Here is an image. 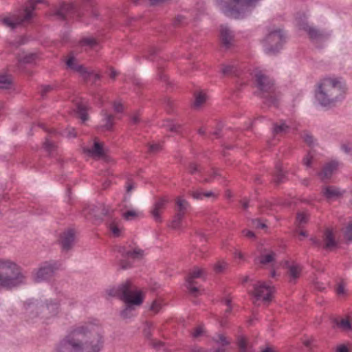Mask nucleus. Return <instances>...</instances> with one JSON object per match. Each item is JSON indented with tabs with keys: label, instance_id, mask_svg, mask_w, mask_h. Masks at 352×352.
Listing matches in <instances>:
<instances>
[{
	"label": "nucleus",
	"instance_id": "1",
	"mask_svg": "<svg viewBox=\"0 0 352 352\" xmlns=\"http://www.w3.org/2000/svg\"><path fill=\"white\" fill-rule=\"evenodd\" d=\"M102 338L96 329L80 327L60 340L56 352H99L103 346Z\"/></svg>",
	"mask_w": 352,
	"mask_h": 352
},
{
	"label": "nucleus",
	"instance_id": "2",
	"mask_svg": "<svg viewBox=\"0 0 352 352\" xmlns=\"http://www.w3.org/2000/svg\"><path fill=\"white\" fill-rule=\"evenodd\" d=\"M345 88L340 80L327 78L319 84L316 97L321 105L327 106L343 98Z\"/></svg>",
	"mask_w": 352,
	"mask_h": 352
},
{
	"label": "nucleus",
	"instance_id": "3",
	"mask_svg": "<svg viewBox=\"0 0 352 352\" xmlns=\"http://www.w3.org/2000/svg\"><path fill=\"white\" fill-rule=\"evenodd\" d=\"M21 268L10 260L0 259V288L12 289L25 283Z\"/></svg>",
	"mask_w": 352,
	"mask_h": 352
},
{
	"label": "nucleus",
	"instance_id": "4",
	"mask_svg": "<svg viewBox=\"0 0 352 352\" xmlns=\"http://www.w3.org/2000/svg\"><path fill=\"white\" fill-rule=\"evenodd\" d=\"M261 0H215L220 10L228 17L241 19L246 16L250 7Z\"/></svg>",
	"mask_w": 352,
	"mask_h": 352
},
{
	"label": "nucleus",
	"instance_id": "5",
	"mask_svg": "<svg viewBox=\"0 0 352 352\" xmlns=\"http://www.w3.org/2000/svg\"><path fill=\"white\" fill-rule=\"evenodd\" d=\"M256 86L259 90L258 96L265 99L264 103L267 106H277L278 98L274 80L261 70L254 73Z\"/></svg>",
	"mask_w": 352,
	"mask_h": 352
},
{
	"label": "nucleus",
	"instance_id": "6",
	"mask_svg": "<svg viewBox=\"0 0 352 352\" xmlns=\"http://www.w3.org/2000/svg\"><path fill=\"white\" fill-rule=\"evenodd\" d=\"M42 2L43 0H28L23 8L19 9L10 16L0 19V22L11 30H14L23 23L30 22L34 17L36 6Z\"/></svg>",
	"mask_w": 352,
	"mask_h": 352
},
{
	"label": "nucleus",
	"instance_id": "7",
	"mask_svg": "<svg viewBox=\"0 0 352 352\" xmlns=\"http://www.w3.org/2000/svg\"><path fill=\"white\" fill-rule=\"evenodd\" d=\"M106 294L110 297L118 298L122 302H130L137 296L144 300V293L128 279L117 286L109 287L105 290Z\"/></svg>",
	"mask_w": 352,
	"mask_h": 352
},
{
	"label": "nucleus",
	"instance_id": "8",
	"mask_svg": "<svg viewBox=\"0 0 352 352\" xmlns=\"http://www.w3.org/2000/svg\"><path fill=\"white\" fill-rule=\"evenodd\" d=\"M285 42V36L280 28L270 31L263 41L265 52L274 55L279 52Z\"/></svg>",
	"mask_w": 352,
	"mask_h": 352
},
{
	"label": "nucleus",
	"instance_id": "9",
	"mask_svg": "<svg viewBox=\"0 0 352 352\" xmlns=\"http://www.w3.org/2000/svg\"><path fill=\"white\" fill-rule=\"evenodd\" d=\"M74 9L72 2H61L51 8L50 16L53 17L54 20L64 22L65 25H67L70 19H76Z\"/></svg>",
	"mask_w": 352,
	"mask_h": 352
},
{
	"label": "nucleus",
	"instance_id": "10",
	"mask_svg": "<svg viewBox=\"0 0 352 352\" xmlns=\"http://www.w3.org/2000/svg\"><path fill=\"white\" fill-rule=\"evenodd\" d=\"M254 292H250L249 294L253 295L256 300L262 298L265 302L272 301V294L275 291L274 287L267 285L265 282L258 281L254 285Z\"/></svg>",
	"mask_w": 352,
	"mask_h": 352
},
{
	"label": "nucleus",
	"instance_id": "11",
	"mask_svg": "<svg viewBox=\"0 0 352 352\" xmlns=\"http://www.w3.org/2000/svg\"><path fill=\"white\" fill-rule=\"evenodd\" d=\"M85 212H87L85 215H89L96 220H102L106 216L111 217L114 210L104 204H98L88 208Z\"/></svg>",
	"mask_w": 352,
	"mask_h": 352
},
{
	"label": "nucleus",
	"instance_id": "12",
	"mask_svg": "<svg viewBox=\"0 0 352 352\" xmlns=\"http://www.w3.org/2000/svg\"><path fill=\"white\" fill-rule=\"evenodd\" d=\"M299 28L305 30L310 40L316 42H322L327 40L329 34L324 30H320L316 27L310 26L307 22H302L299 24Z\"/></svg>",
	"mask_w": 352,
	"mask_h": 352
},
{
	"label": "nucleus",
	"instance_id": "13",
	"mask_svg": "<svg viewBox=\"0 0 352 352\" xmlns=\"http://www.w3.org/2000/svg\"><path fill=\"white\" fill-rule=\"evenodd\" d=\"M74 10L76 20L82 21L85 12L90 10V8L97 5L96 0H74L71 1Z\"/></svg>",
	"mask_w": 352,
	"mask_h": 352
},
{
	"label": "nucleus",
	"instance_id": "14",
	"mask_svg": "<svg viewBox=\"0 0 352 352\" xmlns=\"http://www.w3.org/2000/svg\"><path fill=\"white\" fill-rule=\"evenodd\" d=\"M56 270L57 266L55 262H45L43 263L38 269L37 272L35 274L34 281L39 283L50 278L54 276Z\"/></svg>",
	"mask_w": 352,
	"mask_h": 352
},
{
	"label": "nucleus",
	"instance_id": "15",
	"mask_svg": "<svg viewBox=\"0 0 352 352\" xmlns=\"http://www.w3.org/2000/svg\"><path fill=\"white\" fill-rule=\"evenodd\" d=\"M168 202V199L164 197H159L155 201L150 213L156 222L160 223L162 221L161 213L166 208Z\"/></svg>",
	"mask_w": 352,
	"mask_h": 352
},
{
	"label": "nucleus",
	"instance_id": "16",
	"mask_svg": "<svg viewBox=\"0 0 352 352\" xmlns=\"http://www.w3.org/2000/svg\"><path fill=\"white\" fill-rule=\"evenodd\" d=\"M125 305L124 309L120 311V316L123 319L131 318L133 316L135 307L140 306L143 303V299L140 296H137L130 302H124Z\"/></svg>",
	"mask_w": 352,
	"mask_h": 352
},
{
	"label": "nucleus",
	"instance_id": "17",
	"mask_svg": "<svg viewBox=\"0 0 352 352\" xmlns=\"http://www.w3.org/2000/svg\"><path fill=\"white\" fill-rule=\"evenodd\" d=\"M75 241V231L74 229H68L63 232L60 236V244L64 251L70 250Z\"/></svg>",
	"mask_w": 352,
	"mask_h": 352
},
{
	"label": "nucleus",
	"instance_id": "18",
	"mask_svg": "<svg viewBox=\"0 0 352 352\" xmlns=\"http://www.w3.org/2000/svg\"><path fill=\"white\" fill-rule=\"evenodd\" d=\"M258 256L255 257L254 263L265 265L273 263L276 260V254L270 250L263 248L260 250Z\"/></svg>",
	"mask_w": 352,
	"mask_h": 352
},
{
	"label": "nucleus",
	"instance_id": "19",
	"mask_svg": "<svg viewBox=\"0 0 352 352\" xmlns=\"http://www.w3.org/2000/svg\"><path fill=\"white\" fill-rule=\"evenodd\" d=\"M101 115L103 116L102 124L98 126V129L104 131H111L113 129L115 116L109 113L107 110L102 109Z\"/></svg>",
	"mask_w": 352,
	"mask_h": 352
},
{
	"label": "nucleus",
	"instance_id": "20",
	"mask_svg": "<svg viewBox=\"0 0 352 352\" xmlns=\"http://www.w3.org/2000/svg\"><path fill=\"white\" fill-rule=\"evenodd\" d=\"M322 248L327 250H332L338 246V243L335 239V236L332 229L327 228L322 235Z\"/></svg>",
	"mask_w": 352,
	"mask_h": 352
},
{
	"label": "nucleus",
	"instance_id": "21",
	"mask_svg": "<svg viewBox=\"0 0 352 352\" xmlns=\"http://www.w3.org/2000/svg\"><path fill=\"white\" fill-rule=\"evenodd\" d=\"M82 151L84 153H87L94 157H102L104 155V145L102 143L99 142L97 138L94 139V145L91 148L83 147Z\"/></svg>",
	"mask_w": 352,
	"mask_h": 352
},
{
	"label": "nucleus",
	"instance_id": "22",
	"mask_svg": "<svg viewBox=\"0 0 352 352\" xmlns=\"http://www.w3.org/2000/svg\"><path fill=\"white\" fill-rule=\"evenodd\" d=\"M338 165V162L333 161L324 165L322 171L318 173L321 181L326 182L327 180L329 179L333 172L337 169Z\"/></svg>",
	"mask_w": 352,
	"mask_h": 352
},
{
	"label": "nucleus",
	"instance_id": "23",
	"mask_svg": "<svg viewBox=\"0 0 352 352\" xmlns=\"http://www.w3.org/2000/svg\"><path fill=\"white\" fill-rule=\"evenodd\" d=\"M290 129V126L288 125L283 120L272 124V134L274 136H282L287 134Z\"/></svg>",
	"mask_w": 352,
	"mask_h": 352
},
{
	"label": "nucleus",
	"instance_id": "24",
	"mask_svg": "<svg viewBox=\"0 0 352 352\" xmlns=\"http://www.w3.org/2000/svg\"><path fill=\"white\" fill-rule=\"evenodd\" d=\"M58 304L52 301L46 302L41 306V311L47 316H56L58 313Z\"/></svg>",
	"mask_w": 352,
	"mask_h": 352
},
{
	"label": "nucleus",
	"instance_id": "25",
	"mask_svg": "<svg viewBox=\"0 0 352 352\" xmlns=\"http://www.w3.org/2000/svg\"><path fill=\"white\" fill-rule=\"evenodd\" d=\"M206 275V272L204 269L199 268L198 267H194L191 272H189L188 275L186 278V281L188 284H194L195 278H204Z\"/></svg>",
	"mask_w": 352,
	"mask_h": 352
},
{
	"label": "nucleus",
	"instance_id": "26",
	"mask_svg": "<svg viewBox=\"0 0 352 352\" xmlns=\"http://www.w3.org/2000/svg\"><path fill=\"white\" fill-rule=\"evenodd\" d=\"M274 177L273 182L277 186L284 182L286 179L285 173L283 171L282 165L280 162H277L275 165Z\"/></svg>",
	"mask_w": 352,
	"mask_h": 352
},
{
	"label": "nucleus",
	"instance_id": "27",
	"mask_svg": "<svg viewBox=\"0 0 352 352\" xmlns=\"http://www.w3.org/2000/svg\"><path fill=\"white\" fill-rule=\"evenodd\" d=\"M233 35L232 32L227 28L222 26L221 28V39L223 45L228 48L230 46Z\"/></svg>",
	"mask_w": 352,
	"mask_h": 352
},
{
	"label": "nucleus",
	"instance_id": "28",
	"mask_svg": "<svg viewBox=\"0 0 352 352\" xmlns=\"http://www.w3.org/2000/svg\"><path fill=\"white\" fill-rule=\"evenodd\" d=\"M322 195L328 199L338 197L341 195L340 190L334 186H324L322 188Z\"/></svg>",
	"mask_w": 352,
	"mask_h": 352
},
{
	"label": "nucleus",
	"instance_id": "29",
	"mask_svg": "<svg viewBox=\"0 0 352 352\" xmlns=\"http://www.w3.org/2000/svg\"><path fill=\"white\" fill-rule=\"evenodd\" d=\"M175 204L177 206L176 213L185 216L186 212L190 206L189 203L182 197H177L175 200Z\"/></svg>",
	"mask_w": 352,
	"mask_h": 352
},
{
	"label": "nucleus",
	"instance_id": "30",
	"mask_svg": "<svg viewBox=\"0 0 352 352\" xmlns=\"http://www.w3.org/2000/svg\"><path fill=\"white\" fill-rule=\"evenodd\" d=\"M12 85V78L10 75L0 74V89H9Z\"/></svg>",
	"mask_w": 352,
	"mask_h": 352
},
{
	"label": "nucleus",
	"instance_id": "31",
	"mask_svg": "<svg viewBox=\"0 0 352 352\" xmlns=\"http://www.w3.org/2000/svg\"><path fill=\"white\" fill-rule=\"evenodd\" d=\"M309 214L305 212H298L296 213V225L298 228H301L303 225L309 221Z\"/></svg>",
	"mask_w": 352,
	"mask_h": 352
},
{
	"label": "nucleus",
	"instance_id": "32",
	"mask_svg": "<svg viewBox=\"0 0 352 352\" xmlns=\"http://www.w3.org/2000/svg\"><path fill=\"white\" fill-rule=\"evenodd\" d=\"M344 239L346 243L352 242V223L349 221L345 227L342 229Z\"/></svg>",
	"mask_w": 352,
	"mask_h": 352
},
{
	"label": "nucleus",
	"instance_id": "33",
	"mask_svg": "<svg viewBox=\"0 0 352 352\" xmlns=\"http://www.w3.org/2000/svg\"><path fill=\"white\" fill-rule=\"evenodd\" d=\"M37 58V55L35 53H30L23 56H19L17 57L19 63L23 64H31L34 63Z\"/></svg>",
	"mask_w": 352,
	"mask_h": 352
},
{
	"label": "nucleus",
	"instance_id": "34",
	"mask_svg": "<svg viewBox=\"0 0 352 352\" xmlns=\"http://www.w3.org/2000/svg\"><path fill=\"white\" fill-rule=\"evenodd\" d=\"M191 196L196 199H202L204 197H215V195L212 191L204 192L201 190H195L190 192Z\"/></svg>",
	"mask_w": 352,
	"mask_h": 352
},
{
	"label": "nucleus",
	"instance_id": "35",
	"mask_svg": "<svg viewBox=\"0 0 352 352\" xmlns=\"http://www.w3.org/2000/svg\"><path fill=\"white\" fill-rule=\"evenodd\" d=\"M76 111L82 121H85L88 119V115L87 113V107L82 102L76 103Z\"/></svg>",
	"mask_w": 352,
	"mask_h": 352
},
{
	"label": "nucleus",
	"instance_id": "36",
	"mask_svg": "<svg viewBox=\"0 0 352 352\" xmlns=\"http://www.w3.org/2000/svg\"><path fill=\"white\" fill-rule=\"evenodd\" d=\"M276 205V199L274 201L270 200H265L259 205V209L261 212H265L267 210H274V206Z\"/></svg>",
	"mask_w": 352,
	"mask_h": 352
},
{
	"label": "nucleus",
	"instance_id": "37",
	"mask_svg": "<svg viewBox=\"0 0 352 352\" xmlns=\"http://www.w3.org/2000/svg\"><path fill=\"white\" fill-rule=\"evenodd\" d=\"M334 322L343 331H349L352 330V324L348 319H342L340 321L335 319Z\"/></svg>",
	"mask_w": 352,
	"mask_h": 352
},
{
	"label": "nucleus",
	"instance_id": "38",
	"mask_svg": "<svg viewBox=\"0 0 352 352\" xmlns=\"http://www.w3.org/2000/svg\"><path fill=\"white\" fill-rule=\"evenodd\" d=\"M212 340L219 345V347L222 348H225L230 344V341L223 334H218L217 338H214Z\"/></svg>",
	"mask_w": 352,
	"mask_h": 352
},
{
	"label": "nucleus",
	"instance_id": "39",
	"mask_svg": "<svg viewBox=\"0 0 352 352\" xmlns=\"http://www.w3.org/2000/svg\"><path fill=\"white\" fill-rule=\"evenodd\" d=\"M237 346L240 352H248L249 351L247 339L243 336L238 337Z\"/></svg>",
	"mask_w": 352,
	"mask_h": 352
},
{
	"label": "nucleus",
	"instance_id": "40",
	"mask_svg": "<svg viewBox=\"0 0 352 352\" xmlns=\"http://www.w3.org/2000/svg\"><path fill=\"white\" fill-rule=\"evenodd\" d=\"M184 217V215H182V214L175 213L173 220L170 222V227L173 229H178L181 226L182 221Z\"/></svg>",
	"mask_w": 352,
	"mask_h": 352
},
{
	"label": "nucleus",
	"instance_id": "41",
	"mask_svg": "<svg viewBox=\"0 0 352 352\" xmlns=\"http://www.w3.org/2000/svg\"><path fill=\"white\" fill-rule=\"evenodd\" d=\"M65 63L68 68H69L70 69H72L74 71H76V67H78V66H79V64H78L76 63V58L73 55L72 52L69 53V54L68 56V58L66 60Z\"/></svg>",
	"mask_w": 352,
	"mask_h": 352
},
{
	"label": "nucleus",
	"instance_id": "42",
	"mask_svg": "<svg viewBox=\"0 0 352 352\" xmlns=\"http://www.w3.org/2000/svg\"><path fill=\"white\" fill-rule=\"evenodd\" d=\"M80 44L81 46H89L90 47H94L96 45H98V41L96 38L93 37H86L82 38L80 41Z\"/></svg>",
	"mask_w": 352,
	"mask_h": 352
},
{
	"label": "nucleus",
	"instance_id": "43",
	"mask_svg": "<svg viewBox=\"0 0 352 352\" xmlns=\"http://www.w3.org/2000/svg\"><path fill=\"white\" fill-rule=\"evenodd\" d=\"M188 170L189 173L191 175H194L197 173H201L204 171V169L201 166L193 162L189 164Z\"/></svg>",
	"mask_w": 352,
	"mask_h": 352
},
{
	"label": "nucleus",
	"instance_id": "44",
	"mask_svg": "<svg viewBox=\"0 0 352 352\" xmlns=\"http://www.w3.org/2000/svg\"><path fill=\"white\" fill-rule=\"evenodd\" d=\"M163 126L168 128L170 131L177 132L178 129L182 127V125L173 124L171 120H167L164 122Z\"/></svg>",
	"mask_w": 352,
	"mask_h": 352
},
{
	"label": "nucleus",
	"instance_id": "45",
	"mask_svg": "<svg viewBox=\"0 0 352 352\" xmlns=\"http://www.w3.org/2000/svg\"><path fill=\"white\" fill-rule=\"evenodd\" d=\"M43 148L47 152L51 153L56 149V145L53 142H51L49 139L47 138L43 143Z\"/></svg>",
	"mask_w": 352,
	"mask_h": 352
},
{
	"label": "nucleus",
	"instance_id": "46",
	"mask_svg": "<svg viewBox=\"0 0 352 352\" xmlns=\"http://www.w3.org/2000/svg\"><path fill=\"white\" fill-rule=\"evenodd\" d=\"M79 73L84 78L87 79L88 77L92 74V72H89L86 67H85L82 65H79L78 67H76V71Z\"/></svg>",
	"mask_w": 352,
	"mask_h": 352
},
{
	"label": "nucleus",
	"instance_id": "47",
	"mask_svg": "<svg viewBox=\"0 0 352 352\" xmlns=\"http://www.w3.org/2000/svg\"><path fill=\"white\" fill-rule=\"evenodd\" d=\"M221 72L224 75L236 74V67L234 65H223Z\"/></svg>",
	"mask_w": 352,
	"mask_h": 352
},
{
	"label": "nucleus",
	"instance_id": "48",
	"mask_svg": "<svg viewBox=\"0 0 352 352\" xmlns=\"http://www.w3.org/2000/svg\"><path fill=\"white\" fill-rule=\"evenodd\" d=\"M300 269L296 265H291L289 267V275L296 279L299 276Z\"/></svg>",
	"mask_w": 352,
	"mask_h": 352
},
{
	"label": "nucleus",
	"instance_id": "49",
	"mask_svg": "<svg viewBox=\"0 0 352 352\" xmlns=\"http://www.w3.org/2000/svg\"><path fill=\"white\" fill-rule=\"evenodd\" d=\"M109 228L111 231L114 236L118 237L120 235V230L116 224L114 220L109 223Z\"/></svg>",
	"mask_w": 352,
	"mask_h": 352
},
{
	"label": "nucleus",
	"instance_id": "50",
	"mask_svg": "<svg viewBox=\"0 0 352 352\" xmlns=\"http://www.w3.org/2000/svg\"><path fill=\"white\" fill-rule=\"evenodd\" d=\"M228 266V263L223 261H219L214 265V270L216 273L222 272Z\"/></svg>",
	"mask_w": 352,
	"mask_h": 352
},
{
	"label": "nucleus",
	"instance_id": "51",
	"mask_svg": "<svg viewBox=\"0 0 352 352\" xmlns=\"http://www.w3.org/2000/svg\"><path fill=\"white\" fill-rule=\"evenodd\" d=\"M205 101H206V96L204 94H202L201 93H199L196 96L194 105L195 107H199L203 103H204Z\"/></svg>",
	"mask_w": 352,
	"mask_h": 352
},
{
	"label": "nucleus",
	"instance_id": "52",
	"mask_svg": "<svg viewBox=\"0 0 352 352\" xmlns=\"http://www.w3.org/2000/svg\"><path fill=\"white\" fill-rule=\"evenodd\" d=\"M132 267V264L130 261L126 259H121L119 261V267L118 270H126L131 268Z\"/></svg>",
	"mask_w": 352,
	"mask_h": 352
},
{
	"label": "nucleus",
	"instance_id": "53",
	"mask_svg": "<svg viewBox=\"0 0 352 352\" xmlns=\"http://www.w3.org/2000/svg\"><path fill=\"white\" fill-rule=\"evenodd\" d=\"M164 103L167 112L168 113H173L174 109V102L170 98H166L164 100Z\"/></svg>",
	"mask_w": 352,
	"mask_h": 352
},
{
	"label": "nucleus",
	"instance_id": "54",
	"mask_svg": "<svg viewBox=\"0 0 352 352\" xmlns=\"http://www.w3.org/2000/svg\"><path fill=\"white\" fill-rule=\"evenodd\" d=\"M157 53V49L155 47H150L148 49V54H144V58L148 60H151L152 57L155 56Z\"/></svg>",
	"mask_w": 352,
	"mask_h": 352
},
{
	"label": "nucleus",
	"instance_id": "55",
	"mask_svg": "<svg viewBox=\"0 0 352 352\" xmlns=\"http://www.w3.org/2000/svg\"><path fill=\"white\" fill-rule=\"evenodd\" d=\"M302 138L309 146H311L314 144V137L307 131L304 132V135Z\"/></svg>",
	"mask_w": 352,
	"mask_h": 352
},
{
	"label": "nucleus",
	"instance_id": "56",
	"mask_svg": "<svg viewBox=\"0 0 352 352\" xmlns=\"http://www.w3.org/2000/svg\"><path fill=\"white\" fill-rule=\"evenodd\" d=\"M137 217H138V214L134 210H128L123 214V217L126 221L133 219Z\"/></svg>",
	"mask_w": 352,
	"mask_h": 352
},
{
	"label": "nucleus",
	"instance_id": "57",
	"mask_svg": "<svg viewBox=\"0 0 352 352\" xmlns=\"http://www.w3.org/2000/svg\"><path fill=\"white\" fill-rule=\"evenodd\" d=\"M252 226L256 228H265L267 226L265 223L261 222L260 219H253L251 220Z\"/></svg>",
	"mask_w": 352,
	"mask_h": 352
},
{
	"label": "nucleus",
	"instance_id": "58",
	"mask_svg": "<svg viewBox=\"0 0 352 352\" xmlns=\"http://www.w3.org/2000/svg\"><path fill=\"white\" fill-rule=\"evenodd\" d=\"M144 256V251L139 248H135L132 251V258L141 259Z\"/></svg>",
	"mask_w": 352,
	"mask_h": 352
},
{
	"label": "nucleus",
	"instance_id": "59",
	"mask_svg": "<svg viewBox=\"0 0 352 352\" xmlns=\"http://www.w3.org/2000/svg\"><path fill=\"white\" fill-rule=\"evenodd\" d=\"M64 135L67 138H74L77 134L74 128H67L64 131Z\"/></svg>",
	"mask_w": 352,
	"mask_h": 352
},
{
	"label": "nucleus",
	"instance_id": "60",
	"mask_svg": "<svg viewBox=\"0 0 352 352\" xmlns=\"http://www.w3.org/2000/svg\"><path fill=\"white\" fill-rule=\"evenodd\" d=\"M54 89V87L52 85H42L41 90V95L44 98L47 93L52 91Z\"/></svg>",
	"mask_w": 352,
	"mask_h": 352
},
{
	"label": "nucleus",
	"instance_id": "61",
	"mask_svg": "<svg viewBox=\"0 0 352 352\" xmlns=\"http://www.w3.org/2000/svg\"><path fill=\"white\" fill-rule=\"evenodd\" d=\"M90 16L93 19H98L100 16V12L97 8V5H95V6H92L90 8Z\"/></svg>",
	"mask_w": 352,
	"mask_h": 352
},
{
	"label": "nucleus",
	"instance_id": "62",
	"mask_svg": "<svg viewBox=\"0 0 352 352\" xmlns=\"http://www.w3.org/2000/svg\"><path fill=\"white\" fill-rule=\"evenodd\" d=\"M113 108L116 113H122L124 110L123 105L121 102L115 101L113 103Z\"/></svg>",
	"mask_w": 352,
	"mask_h": 352
},
{
	"label": "nucleus",
	"instance_id": "63",
	"mask_svg": "<svg viewBox=\"0 0 352 352\" xmlns=\"http://www.w3.org/2000/svg\"><path fill=\"white\" fill-rule=\"evenodd\" d=\"M161 150V146L159 144H153L149 145L148 151L150 153H157Z\"/></svg>",
	"mask_w": 352,
	"mask_h": 352
},
{
	"label": "nucleus",
	"instance_id": "64",
	"mask_svg": "<svg viewBox=\"0 0 352 352\" xmlns=\"http://www.w3.org/2000/svg\"><path fill=\"white\" fill-rule=\"evenodd\" d=\"M312 159H313V157L309 155V153H308L304 158H303V160H302V162L303 164L307 166V167H310L311 165V162H312Z\"/></svg>",
	"mask_w": 352,
	"mask_h": 352
}]
</instances>
